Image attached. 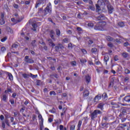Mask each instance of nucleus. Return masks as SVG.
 Here are the masks:
<instances>
[{"mask_svg": "<svg viewBox=\"0 0 130 130\" xmlns=\"http://www.w3.org/2000/svg\"><path fill=\"white\" fill-rule=\"evenodd\" d=\"M106 22L105 21H102L99 22L94 26L95 30H99V31H104L106 30Z\"/></svg>", "mask_w": 130, "mask_h": 130, "instance_id": "f257e3e1", "label": "nucleus"}, {"mask_svg": "<svg viewBox=\"0 0 130 130\" xmlns=\"http://www.w3.org/2000/svg\"><path fill=\"white\" fill-rule=\"evenodd\" d=\"M109 3V2L107 0H99L98 1V4L95 5L96 10L99 12V11H100V6H105L106 4Z\"/></svg>", "mask_w": 130, "mask_h": 130, "instance_id": "f03ea898", "label": "nucleus"}, {"mask_svg": "<svg viewBox=\"0 0 130 130\" xmlns=\"http://www.w3.org/2000/svg\"><path fill=\"white\" fill-rule=\"evenodd\" d=\"M102 112L100 110H95L91 113V119H94L97 117V114H101Z\"/></svg>", "mask_w": 130, "mask_h": 130, "instance_id": "7ed1b4c3", "label": "nucleus"}, {"mask_svg": "<svg viewBox=\"0 0 130 130\" xmlns=\"http://www.w3.org/2000/svg\"><path fill=\"white\" fill-rule=\"evenodd\" d=\"M8 96L9 95L8 94L3 93L1 96V100H2V101H4V102H7Z\"/></svg>", "mask_w": 130, "mask_h": 130, "instance_id": "20e7f679", "label": "nucleus"}, {"mask_svg": "<svg viewBox=\"0 0 130 130\" xmlns=\"http://www.w3.org/2000/svg\"><path fill=\"white\" fill-rule=\"evenodd\" d=\"M24 61L27 63H34V60L32 59L29 58V56H26L24 57Z\"/></svg>", "mask_w": 130, "mask_h": 130, "instance_id": "39448f33", "label": "nucleus"}, {"mask_svg": "<svg viewBox=\"0 0 130 130\" xmlns=\"http://www.w3.org/2000/svg\"><path fill=\"white\" fill-rule=\"evenodd\" d=\"M45 12L46 14H48V13H51V4L49 3L47 7L46 8V9L45 10Z\"/></svg>", "mask_w": 130, "mask_h": 130, "instance_id": "423d86ee", "label": "nucleus"}, {"mask_svg": "<svg viewBox=\"0 0 130 130\" xmlns=\"http://www.w3.org/2000/svg\"><path fill=\"white\" fill-rule=\"evenodd\" d=\"M45 2H46V0H38L36 4V8H38L40 5H43Z\"/></svg>", "mask_w": 130, "mask_h": 130, "instance_id": "0eeeda50", "label": "nucleus"}, {"mask_svg": "<svg viewBox=\"0 0 130 130\" xmlns=\"http://www.w3.org/2000/svg\"><path fill=\"white\" fill-rule=\"evenodd\" d=\"M101 99V94H98L95 96L93 99V102L94 103H97V102H99V100Z\"/></svg>", "mask_w": 130, "mask_h": 130, "instance_id": "6e6552de", "label": "nucleus"}, {"mask_svg": "<svg viewBox=\"0 0 130 130\" xmlns=\"http://www.w3.org/2000/svg\"><path fill=\"white\" fill-rule=\"evenodd\" d=\"M108 10L109 14H112L113 12V7L110 5V4L108 5Z\"/></svg>", "mask_w": 130, "mask_h": 130, "instance_id": "1a4fd4ad", "label": "nucleus"}, {"mask_svg": "<svg viewBox=\"0 0 130 130\" xmlns=\"http://www.w3.org/2000/svg\"><path fill=\"white\" fill-rule=\"evenodd\" d=\"M54 34H55L54 31H53V30L50 31V36L51 38H52V39H53V40L54 41H55V39H54Z\"/></svg>", "mask_w": 130, "mask_h": 130, "instance_id": "9d476101", "label": "nucleus"}, {"mask_svg": "<svg viewBox=\"0 0 130 130\" xmlns=\"http://www.w3.org/2000/svg\"><path fill=\"white\" fill-rule=\"evenodd\" d=\"M80 61L82 64V66H85V63L87 62V60L85 58H81L80 59Z\"/></svg>", "mask_w": 130, "mask_h": 130, "instance_id": "9b49d317", "label": "nucleus"}, {"mask_svg": "<svg viewBox=\"0 0 130 130\" xmlns=\"http://www.w3.org/2000/svg\"><path fill=\"white\" fill-rule=\"evenodd\" d=\"M48 41L49 42V45L52 46V47H54L55 46V44H53V42H52V40L51 39H49L48 40Z\"/></svg>", "mask_w": 130, "mask_h": 130, "instance_id": "f8f14e48", "label": "nucleus"}, {"mask_svg": "<svg viewBox=\"0 0 130 130\" xmlns=\"http://www.w3.org/2000/svg\"><path fill=\"white\" fill-rule=\"evenodd\" d=\"M124 100H125L126 102H130V95L125 96Z\"/></svg>", "mask_w": 130, "mask_h": 130, "instance_id": "ddd939ff", "label": "nucleus"}, {"mask_svg": "<svg viewBox=\"0 0 130 130\" xmlns=\"http://www.w3.org/2000/svg\"><path fill=\"white\" fill-rule=\"evenodd\" d=\"M86 81L87 84H89L90 83V81L91 80V78L89 75H87L85 77Z\"/></svg>", "mask_w": 130, "mask_h": 130, "instance_id": "4468645a", "label": "nucleus"}, {"mask_svg": "<svg viewBox=\"0 0 130 130\" xmlns=\"http://www.w3.org/2000/svg\"><path fill=\"white\" fill-rule=\"evenodd\" d=\"M109 60V56L108 55H106L104 57V61L106 62V64H107V61Z\"/></svg>", "mask_w": 130, "mask_h": 130, "instance_id": "2eb2a0df", "label": "nucleus"}, {"mask_svg": "<svg viewBox=\"0 0 130 130\" xmlns=\"http://www.w3.org/2000/svg\"><path fill=\"white\" fill-rule=\"evenodd\" d=\"M105 16L104 15H101L98 17V20H104Z\"/></svg>", "mask_w": 130, "mask_h": 130, "instance_id": "dca6fc26", "label": "nucleus"}, {"mask_svg": "<svg viewBox=\"0 0 130 130\" xmlns=\"http://www.w3.org/2000/svg\"><path fill=\"white\" fill-rule=\"evenodd\" d=\"M103 106H104V104L100 103L98 105V107L100 108V109H101V110H103Z\"/></svg>", "mask_w": 130, "mask_h": 130, "instance_id": "f3484780", "label": "nucleus"}, {"mask_svg": "<svg viewBox=\"0 0 130 130\" xmlns=\"http://www.w3.org/2000/svg\"><path fill=\"white\" fill-rule=\"evenodd\" d=\"M29 76H30V77H31V79H36V78H37V77H38L37 75H35L32 74V73H29Z\"/></svg>", "mask_w": 130, "mask_h": 130, "instance_id": "a211bd4d", "label": "nucleus"}, {"mask_svg": "<svg viewBox=\"0 0 130 130\" xmlns=\"http://www.w3.org/2000/svg\"><path fill=\"white\" fill-rule=\"evenodd\" d=\"M84 97H87V96H89V91L85 90L83 93Z\"/></svg>", "mask_w": 130, "mask_h": 130, "instance_id": "6ab92c4d", "label": "nucleus"}, {"mask_svg": "<svg viewBox=\"0 0 130 130\" xmlns=\"http://www.w3.org/2000/svg\"><path fill=\"white\" fill-rule=\"evenodd\" d=\"M122 56H123V57H124V58H126V57L128 56V54L126 52H123V53H122Z\"/></svg>", "mask_w": 130, "mask_h": 130, "instance_id": "aec40b11", "label": "nucleus"}, {"mask_svg": "<svg viewBox=\"0 0 130 130\" xmlns=\"http://www.w3.org/2000/svg\"><path fill=\"white\" fill-rule=\"evenodd\" d=\"M33 28H32V30H33V31H36V28H37V24L34 23L32 24V25Z\"/></svg>", "mask_w": 130, "mask_h": 130, "instance_id": "412c9836", "label": "nucleus"}, {"mask_svg": "<svg viewBox=\"0 0 130 130\" xmlns=\"http://www.w3.org/2000/svg\"><path fill=\"white\" fill-rule=\"evenodd\" d=\"M106 39H107V40H108V41H113V38H111V37H110V36L107 37Z\"/></svg>", "mask_w": 130, "mask_h": 130, "instance_id": "4be33fe9", "label": "nucleus"}, {"mask_svg": "<svg viewBox=\"0 0 130 130\" xmlns=\"http://www.w3.org/2000/svg\"><path fill=\"white\" fill-rule=\"evenodd\" d=\"M49 112H51V113H56V110L53 108L52 110H49Z\"/></svg>", "mask_w": 130, "mask_h": 130, "instance_id": "5701e85b", "label": "nucleus"}, {"mask_svg": "<svg viewBox=\"0 0 130 130\" xmlns=\"http://www.w3.org/2000/svg\"><path fill=\"white\" fill-rule=\"evenodd\" d=\"M56 34L57 36H60V30L58 29H56Z\"/></svg>", "mask_w": 130, "mask_h": 130, "instance_id": "b1692460", "label": "nucleus"}, {"mask_svg": "<svg viewBox=\"0 0 130 130\" xmlns=\"http://www.w3.org/2000/svg\"><path fill=\"white\" fill-rule=\"evenodd\" d=\"M88 27H90V28H92L94 27V23L92 22H89L88 23Z\"/></svg>", "mask_w": 130, "mask_h": 130, "instance_id": "393cba45", "label": "nucleus"}, {"mask_svg": "<svg viewBox=\"0 0 130 130\" xmlns=\"http://www.w3.org/2000/svg\"><path fill=\"white\" fill-rule=\"evenodd\" d=\"M118 25L120 26V27H124L125 26L124 23L122 22H119Z\"/></svg>", "mask_w": 130, "mask_h": 130, "instance_id": "a878e982", "label": "nucleus"}, {"mask_svg": "<svg viewBox=\"0 0 130 130\" xmlns=\"http://www.w3.org/2000/svg\"><path fill=\"white\" fill-rule=\"evenodd\" d=\"M81 125H82V121H79L78 124V128L81 129Z\"/></svg>", "mask_w": 130, "mask_h": 130, "instance_id": "bb28decb", "label": "nucleus"}, {"mask_svg": "<svg viewBox=\"0 0 130 130\" xmlns=\"http://www.w3.org/2000/svg\"><path fill=\"white\" fill-rule=\"evenodd\" d=\"M8 76L9 77V79L11 81H13V75H12V74L11 73H9L8 74Z\"/></svg>", "mask_w": 130, "mask_h": 130, "instance_id": "cd10ccee", "label": "nucleus"}, {"mask_svg": "<svg viewBox=\"0 0 130 130\" xmlns=\"http://www.w3.org/2000/svg\"><path fill=\"white\" fill-rule=\"evenodd\" d=\"M107 94L106 93H104L102 94V98H104V99H107Z\"/></svg>", "mask_w": 130, "mask_h": 130, "instance_id": "c85d7f7f", "label": "nucleus"}, {"mask_svg": "<svg viewBox=\"0 0 130 130\" xmlns=\"http://www.w3.org/2000/svg\"><path fill=\"white\" fill-rule=\"evenodd\" d=\"M76 126L75 125H71L70 126V130H75Z\"/></svg>", "mask_w": 130, "mask_h": 130, "instance_id": "c756f323", "label": "nucleus"}, {"mask_svg": "<svg viewBox=\"0 0 130 130\" xmlns=\"http://www.w3.org/2000/svg\"><path fill=\"white\" fill-rule=\"evenodd\" d=\"M0 24H1V25H4L5 20L4 19H0Z\"/></svg>", "mask_w": 130, "mask_h": 130, "instance_id": "7c9ffc66", "label": "nucleus"}, {"mask_svg": "<svg viewBox=\"0 0 130 130\" xmlns=\"http://www.w3.org/2000/svg\"><path fill=\"white\" fill-rule=\"evenodd\" d=\"M7 39H8V38L7 37H5L4 38H3L1 40V41L2 42H5V41H7Z\"/></svg>", "mask_w": 130, "mask_h": 130, "instance_id": "2f4dec72", "label": "nucleus"}, {"mask_svg": "<svg viewBox=\"0 0 130 130\" xmlns=\"http://www.w3.org/2000/svg\"><path fill=\"white\" fill-rule=\"evenodd\" d=\"M91 52H92V53H95V52H97V49L96 48H93L91 49Z\"/></svg>", "mask_w": 130, "mask_h": 130, "instance_id": "473e14b6", "label": "nucleus"}, {"mask_svg": "<svg viewBox=\"0 0 130 130\" xmlns=\"http://www.w3.org/2000/svg\"><path fill=\"white\" fill-rule=\"evenodd\" d=\"M50 95H53L54 96H56V93L54 91H51L50 92Z\"/></svg>", "mask_w": 130, "mask_h": 130, "instance_id": "72a5a7b5", "label": "nucleus"}, {"mask_svg": "<svg viewBox=\"0 0 130 130\" xmlns=\"http://www.w3.org/2000/svg\"><path fill=\"white\" fill-rule=\"evenodd\" d=\"M12 48H17V47H18V44H13L12 45Z\"/></svg>", "mask_w": 130, "mask_h": 130, "instance_id": "f704fd0d", "label": "nucleus"}, {"mask_svg": "<svg viewBox=\"0 0 130 130\" xmlns=\"http://www.w3.org/2000/svg\"><path fill=\"white\" fill-rule=\"evenodd\" d=\"M22 76L23 77V78H24V79H26V78H28V77H29V75H28L26 74H23Z\"/></svg>", "mask_w": 130, "mask_h": 130, "instance_id": "c9c22d12", "label": "nucleus"}, {"mask_svg": "<svg viewBox=\"0 0 130 130\" xmlns=\"http://www.w3.org/2000/svg\"><path fill=\"white\" fill-rule=\"evenodd\" d=\"M6 29H7V30L8 31V32H9L10 33L12 32V29H11V27H7Z\"/></svg>", "mask_w": 130, "mask_h": 130, "instance_id": "e433bc0d", "label": "nucleus"}, {"mask_svg": "<svg viewBox=\"0 0 130 130\" xmlns=\"http://www.w3.org/2000/svg\"><path fill=\"white\" fill-rule=\"evenodd\" d=\"M36 43V40L32 41V42L31 43V44H32V46H34V47L35 46H36V44H35Z\"/></svg>", "mask_w": 130, "mask_h": 130, "instance_id": "4c0bfd02", "label": "nucleus"}, {"mask_svg": "<svg viewBox=\"0 0 130 130\" xmlns=\"http://www.w3.org/2000/svg\"><path fill=\"white\" fill-rule=\"evenodd\" d=\"M128 80H129V77H126L124 78V82H127V81H128Z\"/></svg>", "mask_w": 130, "mask_h": 130, "instance_id": "58836bf2", "label": "nucleus"}, {"mask_svg": "<svg viewBox=\"0 0 130 130\" xmlns=\"http://www.w3.org/2000/svg\"><path fill=\"white\" fill-rule=\"evenodd\" d=\"M63 42L65 43H67V42H69V39L65 38L63 40Z\"/></svg>", "mask_w": 130, "mask_h": 130, "instance_id": "ea45409f", "label": "nucleus"}, {"mask_svg": "<svg viewBox=\"0 0 130 130\" xmlns=\"http://www.w3.org/2000/svg\"><path fill=\"white\" fill-rule=\"evenodd\" d=\"M108 46H109V47H113V44H112V43H109L108 44Z\"/></svg>", "mask_w": 130, "mask_h": 130, "instance_id": "a19ab883", "label": "nucleus"}, {"mask_svg": "<svg viewBox=\"0 0 130 130\" xmlns=\"http://www.w3.org/2000/svg\"><path fill=\"white\" fill-rule=\"evenodd\" d=\"M1 51L3 52H4V51H6V48L5 47H2L1 48Z\"/></svg>", "mask_w": 130, "mask_h": 130, "instance_id": "79ce46f5", "label": "nucleus"}, {"mask_svg": "<svg viewBox=\"0 0 130 130\" xmlns=\"http://www.w3.org/2000/svg\"><path fill=\"white\" fill-rule=\"evenodd\" d=\"M5 18V13H1V19H4Z\"/></svg>", "mask_w": 130, "mask_h": 130, "instance_id": "37998d69", "label": "nucleus"}, {"mask_svg": "<svg viewBox=\"0 0 130 130\" xmlns=\"http://www.w3.org/2000/svg\"><path fill=\"white\" fill-rule=\"evenodd\" d=\"M121 128H123V127H125L126 126V124H121Z\"/></svg>", "mask_w": 130, "mask_h": 130, "instance_id": "c03bdc74", "label": "nucleus"}, {"mask_svg": "<svg viewBox=\"0 0 130 130\" xmlns=\"http://www.w3.org/2000/svg\"><path fill=\"white\" fill-rule=\"evenodd\" d=\"M125 74H130V71L128 70V69H125Z\"/></svg>", "mask_w": 130, "mask_h": 130, "instance_id": "a18cd8bd", "label": "nucleus"}, {"mask_svg": "<svg viewBox=\"0 0 130 130\" xmlns=\"http://www.w3.org/2000/svg\"><path fill=\"white\" fill-rule=\"evenodd\" d=\"M82 51L83 54H87V51H86V50L82 49Z\"/></svg>", "mask_w": 130, "mask_h": 130, "instance_id": "49530a36", "label": "nucleus"}, {"mask_svg": "<svg viewBox=\"0 0 130 130\" xmlns=\"http://www.w3.org/2000/svg\"><path fill=\"white\" fill-rule=\"evenodd\" d=\"M40 83H41V81L40 80H38L37 81V86H40Z\"/></svg>", "mask_w": 130, "mask_h": 130, "instance_id": "de8ad7c7", "label": "nucleus"}, {"mask_svg": "<svg viewBox=\"0 0 130 130\" xmlns=\"http://www.w3.org/2000/svg\"><path fill=\"white\" fill-rule=\"evenodd\" d=\"M0 119L1 120H4V119H5V117L4 116V115H1L0 116Z\"/></svg>", "mask_w": 130, "mask_h": 130, "instance_id": "09e8293b", "label": "nucleus"}, {"mask_svg": "<svg viewBox=\"0 0 130 130\" xmlns=\"http://www.w3.org/2000/svg\"><path fill=\"white\" fill-rule=\"evenodd\" d=\"M76 63H77L75 61H73L71 62V65L72 66H76Z\"/></svg>", "mask_w": 130, "mask_h": 130, "instance_id": "8fccbe9b", "label": "nucleus"}, {"mask_svg": "<svg viewBox=\"0 0 130 130\" xmlns=\"http://www.w3.org/2000/svg\"><path fill=\"white\" fill-rule=\"evenodd\" d=\"M25 107H22L21 109H20V112H24V111L25 110Z\"/></svg>", "mask_w": 130, "mask_h": 130, "instance_id": "3c124183", "label": "nucleus"}, {"mask_svg": "<svg viewBox=\"0 0 130 130\" xmlns=\"http://www.w3.org/2000/svg\"><path fill=\"white\" fill-rule=\"evenodd\" d=\"M114 59L115 61H117V60H118V58H117V56H115L114 57Z\"/></svg>", "mask_w": 130, "mask_h": 130, "instance_id": "603ef678", "label": "nucleus"}, {"mask_svg": "<svg viewBox=\"0 0 130 130\" xmlns=\"http://www.w3.org/2000/svg\"><path fill=\"white\" fill-rule=\"evenodd\" d=\"M2 127H3V128H5V127H6V124H5V122H2Z\"/></svg>", "mask_w": 130, "mask_h": 130, "instance_id": "864d4df0", "label": "nucleus"}, {"mask_svg": "<svg viewBox=\"0 0 130 130\" xmlns=\"http://www.w3.org/2000/svg\"><path fill=\"white\" fill-rule=\"evenodd\" d=\"M59 128H60V130H62V129H63V125H60V126H59Z\"/></svg>", "mask_w": 130, "mask_h": 130, "instance_id": "5fc2aeb1", "label": "nucleus"}, {"mask_svg": "<svg viewBox=\"0 0 130 130\" xmlns=\"http://www.w3.org/2000/svg\"><path fill=\"white\" fill-rule=\"evenodd\" d=\"M25 5H30V1H26L25 2Z\"/></svg>", "mask_w": 130, "mask_h": 130, "instance_id": "6e6d98bb", "label": "nucleus"}, {"mask_svg": "<svg viewBox=\"0 0 130 130\" xmlns=\"http://www.w3.org/2000/svg\"><path fill=\"white\" fill-rule=\"evenodd\" d=\"M125 120H126V119L125 118H122L121 119L122 122H124V121H125Z\"/></svg>", "mask_w": 130, "mask_h": 130, "instance_id": "4d7b16f0", "label": "nucleus"}, {"mask_svg": "<svg viewBox=\"0 0 130 130\" xmlns=\"http://www.w3.org/2000/svg\"><path fill=\"white\" fill-rule=\"evenodd\" d=\"M48 121L50 122H52V121H53V119H52V118H49L48 119Z\"/></svg>", "mask_w": 130, "mask_h": 130, "instance_id": "13d9d810", "label": "nucleus"}, {"mask_svg": "<svg viewBox=\"0 0 130 130\" xmlns=\"http://www.w3.org/2000/svg\"><path fill=\"white\" fill-rule=\"evenodd\" d=\"M11 21H12V22H13L14 23H17V22H16V20H15V18H11Z\"/></svg>", "mask_w": 130, "mask_h": 130, "instance_id": "bf43d9fd", "label": "nucleus"}, {"mask_svg": "<svg viewBox=\"0 0 130 130\" xmlns=\"http://www.w3.org/2000/svg\"><path fill=\"white\" fill-rule=\"evenodd\" d=\"M7 91H8V92L12 93V89L7 88Z\"/></svg>", "mask_w": 130, "mask_h": 130, "instance_id": "052dcab7", "label": "nucleus"}, {"mask_svg": "<svg viewBox=\"0 0 130 130\" xmlns=\"http://www.w3.org/2000/svg\"><path fill=\"white\" fill-rule=\"evenodd\" d=\"M55 50H56V51H57L59 49V47L55 46Z\"/></svg>", "mask_w": 130, "mask_h": 130, "instance_id": "680f3d73", "label": "nucleus"}, {"mask_svg": "<svg viewBox=\"0 0 130 130\" xmlns=\"http://www.w3.org/2000/svg\"><path fill=\"white\" fill-rule=\"evenodd\" d=\"M77 30L78 31H82V28H81V27H78L77 28Z\"/></svg>", "mask_w": 130, "mask_h": 130, "instance_id": "e2e57ef3", "label": "nucleus"}, {"mask_svg": "<svg viewBox=\"0 0 130 130\" xmlns=\"http://www.w3.org/2000/svg\"><path fill=\"white\" fill-rule=\"evenodd\" d=\"M13 7L15 9H18V5H17V4H14Z\"/></svg>", "mask_w": 130, "mask_h": 130, "instance_id": "0e129e2a", "label": "nucleus"}, {"mask_svg": "<svg viewBox=\"0 0 130 130\" xmlns=\"http://www.w3.org/2000/svg\"><path fill=\"white\" fill-rule=\"evenodd\" d=\"M128 42H126L124 43V46H127L128 45Z\"/></svg>", "mask_w": 130, "mask_h": 130, "instance_id": "69168bd1", "label": "nucleus"}, {"mask_svg": "<svg viewBox=\"0 0 130 130\" xmlns=\"http://www.w3.org/2000/svg\"><path fill=\"white\" fill-rule=\"evenodd\" d=\"M10 103H11V104H12V105L15 104V101H14V100H11V101H10Z\"/></svg>", "mask_w": 130, "mask_h": 130, "instance_id": "338daca9", "label": "nucleus"}, {"mask_svg": "<svg viewBox=\"0 0 130 130\" xmlns=\"http://www.w3.org/2000/svg\"><path fill=\"white\" fill-rule=\"evenodd\" d=\"M54 4L55 5H57L58 4V0H55Z\"/></svg>", "mask_w": 130, "mask_h": 130, "instance_id": "774afa93", "label": "nucleus"}]
</instances>
